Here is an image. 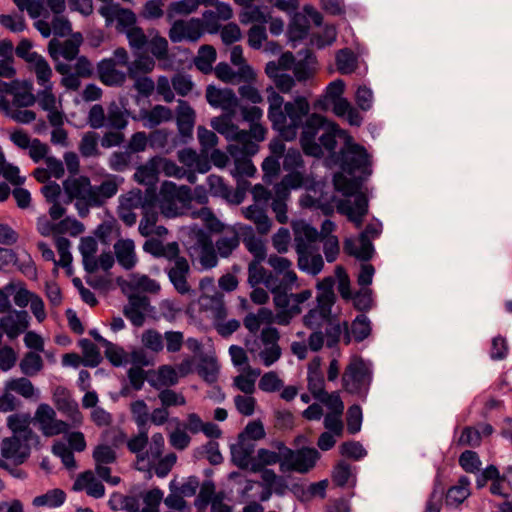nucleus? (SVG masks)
Masks as SVG:
<instances>
[{
  "instance_id": "obj_1",
  "label": "nucleus",
  "mask_w": 512,
  "mask_h": 512,
  "mask_svg": "<svg viewBox=\"0 0 512 512\" xmlns=\"http://www.w3.org/2000/svg\"><path fill=\"white\" fill-rule=\"evenodd\" d=\"M283 115L285 117L281 124L272 126L279 135L286 141L296 139L298 130L310 114V104L304 96H297L293 101L284 104Z\"/></svg>"
},
{
  "instance_id": "obj_2",
  "label": "nucleus",
  "mask_w": 512,
  "mask_h": 512,
  "mask_svg": "<svg viewBox=\"0 0 512 512\" xmlns=\"http://www.w3.org/2000/svg\"><path fill=\"white\" fill-rule=\"evenodd\" d=\"M336 161L341 170L349 175H353L356 171L362 174H371L370 156L364 146L353 142L352 138H348L343 147L336 156Z\"/></svg>"
},
{
  "instance_id": "obj_3",
  "label": "nucleus",
  "mask_w": 512,
  "mask_h": 512,
  "mask_svg": "<svg viewBox=\"0 0 512 512\" xmlns=\"http://www.w3.org/2000/svg\"><path fill=\"white\" fill-rule=\"evenodd\" d=\"M283 461L280 463L282 472L308 473L313 469L320 459L321 454L314 447L304 446L293 450L288 446H283Z\"/></svg>"
},
{
  "instance_id": "obj_4",
  "label": "nucleus",
  "mask_w": 512,
  "mask_h": 512,
  "mask_svg": "<svg viewBox=\"0 0 512 512\" xmlns=\"http://www.w3.org/2000/svg\"><path fill=\"white\" fill-rule=\"evenodd\" d=\"M371 372L359 357L351 361L342 376L343 389L358 397H366L371 382Z\"/></svg>"
},
{
  "instance_id": "obj_5",
  "label": "nucleus",
  "mask_w": 512,
  "mask_h": 512,
  "mask_svg": "<svg viewBox=\"0 0 512 512\" xmlns=\"http://www.w3.org/2000/svg\"><path fill=\"white\" fill-rule=\"evenodd\" d=\"M329 124V120L318 113H312L303 122V126L300 128L302 132L300 134L299 142L303 153L306 156L320 159L324 156V152L321 149V145H318L316 137L318 133Z\"/></svg>"
},
{
  "instance_id": "obj_6",
  "label": "nucleus",
  "mask_w": 512,
  "mask_h": 512,
  "mask_svg": "<svg viewBox=\"0 0 512 512\" xmlns=\"http://www.w3.org/2000/svg\"><path fill=\"white\" fill-rule=\"evenodd\" d=\"M206 100L214 108H222L231 114L239 105V100L235 92L230 88L220 89L214 85H208L206 88Z\"/></svg>"
},
{
  "instance_id": "obj_7",
  "label": "nucleus",
  "mask_w": 512,
  "mask_h": 512,
  "mask_svg": "<svg viewBox=\"0 0 512 512\" xmlns=\"http://www.w3.org/2000/svg\"><path fill=\"white\" fill-rule=\"evenodd\" d=\"M53 398L56 408L64 413L72 421L74 426L82 424L83 415L79 410L78 403L71 398L66 388L61 386L57 387Z\"/></svg>"
},
{
  "instance_id": "obj_8",
  "label": "nucleus",
  "mask_w": 512,
  "mask_h": 512,
  "mask_svg": "<svg viewBox=\"0 0 512 512\" xmlns=\"http://www.w3.org/2000/svg\"><path fill=\"white\" fill-rule=\"evenodd\" d=\"M338 212L348 217L357 227L363 223L364 216L368 213V199L363 193L355 195L354 207L349 200H341L337 205Z\"/></svg>"
},
{
  "instance_id": "obj_9",
  "label": "nucleus",
  "mask_w": 512,
  "mask_h": 512,
  "mask_svg": "<svg viewBox=\"0 0 512 512\" xmlns=\"http://www.w3.org/2000/svg\"><path fill=\"white\" fill-rule=\"evenodd\" d=\"M116 61L113 58H104L97 63L99 80L106 86H122L126 81V74L115 68Z\"/></svg>"
},
{
  "instance_id": "obj_10",
  "label": "nucleus",
  "mask_w": 512,
  "mask_h": 512,
  "mask_svg": "<svg viewBox=\"0 0 512 512\" xmlns=\"http://www.w3.org/2000/svg\"><path fill=\"white\" fill-rule=\"evenodd\" d=\"M189 271L190 266L186 258H178L174 266L167 271L170 282L181 295L188 294L191 290L187 282Z\"/></svg>"
},
{
  "instance_id": "obj_11",
  "label": "nucleus",
  "mask_w": 512,
  "mask_h": 512,
  "mask_svg": "<svg viewBox=\"0 0 512 512\" xmlns=\"http://www.w3.org/2000/svg\"><path fill=\"white\" fill-rule=\"evenodd\" d=\"M1 455L5 459H13L15 465H21L30 456V448H23L22 441L17 436L6 437L2 440Z\"/></svg>"
},
{
  "instance_id": "obj_12",
  "label": "nucleus",
  "mask_w": 512,
  "mask_h": 512,
  "mask_svg": "<svg viewBox=\"0 0 512 512\" xmlns=\"http://www.w3.org/2000/svg\"><path fill=\"white\" fill-rule=\"evenodd\" d=\"M83 489H86V493L95 499H100L105 495V486L94 477L91 470L80 473L73 483L74 491Z\"/></svg>"
},
{
  "instance_id": "obj_13",
  "label": "nucleus",
  "mask_w": 512,
  "mask_h": 512,
  "mask_svg": "<svg viewBox=\"0 0 512 512\" xmlns=\"http://www.w3.org/2000/svg\"><path fill=\"white\" fill-rule=\"evenodd\" d=\"M176 123L182 137L191 138L195 123V111L185 100H178Z\"/></svg>"
},
{
  "instance_id": "obj_14",
  "label": "nucleus",
  "mask_w": 512,
  "mask_h": 512,
  "mask_svg": "<svg viewBox=\"0 0 512 512\" xmlns=\"http://www.w3.org/2000/svg\"><path fill=\"white\" fill-rule=\"evenodd\" d=\"M283 446L286 444L282 441L277 442L276 448L277 452L271 451L265 448H260L257 451V457L253 459L250 467V471L254 473H258L263 470V467L268 465H274L276 463H281L283 461Z\"/></svg>"
},
{
  "instance_id": "obj_15",
  "label": "nucleus",
  "mask_w": 512,
  "mask_h": 512,
  "mask_svg": "<svg viewBox=\"0 0 512 512\" xmlns=\"http://www.w3.org/2000/svg\"><path fill=\"white\" fill-rule=\"evenodd\" d=\"M255 449V444L251 441L238 439L237 445L231 446L232 462L240 469L246 470L251 467L253 461L252 454Z\"/></svg>"
},
{
  "instance_id": "obj_16",
  "label": "nucleus",
  "mask_w": 512,
  "mask_h": 512,
  "mask_svg": "<svg viewBox=\"0 0 512 512\" xmlns=\"http://www.w3.org/2000/svg\"><path fill=\"white\" fill-rule=\"evenodd\" d=\"M118 191L117 183L114 180H104L96 188L91 187L87 195V203L92 207L103 205L104 199L112 198Z\"/></svg>"
},
{
  "instance_id": "obj_17",
  "label": "nucleus",
  "mask_w": 512,
  "mask_h": 512,
  "mask_svg": "<svg viewBox=\"0 0 512 512\" xmlns=\"http://www.w3.org/2000/svg\"><path fill=\"white\" fill-rule=\"evenodd\" d=\"M310 391L314 397L323 402L330 410L336 415H341L344 410V404L340 396L337 393L329 394L324 388V378L319 379V390L316 391L312 386V380L310 379Z\"/></svg>"
},
{
  "instance_id": "obj_18",
  "label": "nucleus",
  "mask_w": 512,
  "mask_h": 512,
  "mask_svg": "<svg viewBox=\"0 0 512 512\" xmlns=\"http://www.w3.org/2000/svg\"><path fill=\"white\" fill-rule=\"evenodd\" d=\"M364 179L361 176H354L348 178L343 174H335L333 184L336 191L342 193L345 197H350L361 193Z\"/></svg>"
},
{
  "instance_id": "obj_19",
  "label": "nucleus",
  "mask_w": 512,
  "mask_h": 512,
  "mask_svg": "<svg viewBox=\"0 0 512 512\" xmlns=\"http://www.w3.org/2000/svg\"><path fill=\"white\" fill-rule=\"evenodd\" d=\"M134 248V242L131 239H120L114 244L117 261L126 270L136 265Z\"/></svg>"
},
{
  "instance_id": "obj_20",
  "label": "nucleus",
  "mask_w": 512,
  "mask_h": 512,
  "mask_svg": "<svg viewBox=\"0 0 512 512\" xmlns=\"http://www.w3.org/2000/svg\"><path fill=\"white\" fill-rule=\"evenodd\" d=\"M268 94V112L267 116L269 121L271 122V127L276 126L284 121L285 117L283 115L284 111V98L277 93L272 86L267 88Z\"/></svg>"
},
{
  "instance_id": "obj_21",
  "label": "nucleus",
  "mask_w": 512,
  "mask_h": 512,
  "mask_svg": "<svg viewBox=\"0 0 512 512\" xmlns=\"http://www.w3.org/2000/svg\"><path fill=\"white\" fill-rule=\"evenodd\" d=\"M293 16L287 28V37L291 42L301 41L306 38L309 31V21L306 15L296 11L292 12Z\"/></svg>"
},
{
  "instance_id": "obj_22",
  "label": "nucleus",
  "mask_w": 512,
  "mask_h": 512,
  "mask_svg": "<svg viewBox=\"0 0 512 512\" xmlns=\"http://www.w3.org/2000/svg\"><path fill=\"white\" fill-rule=\"evenodd\" d=\"M201 247L200 263L206 269L214 268L218 264L217 251L213 245L211 238L201 232L198 237Z\"/></svg>"
},
{
  "instance_id": "obj_23",
  "label": "nucleus",
  "mask_w": 512,
  "mask_h": 512,
  "mask_svg": "<svg viewBox=\"0 0 512 512\" xmlns=\"http://www.w3.org/2000/svg\"><path fill=\"white\" fill-rule=\"evenodd\" d=\"M63 188L66 194H71L77 200H87L88 191L91 189L90 179L87 176L67 178L63 181Z\"/></svg>"
},
{
  "instance_id": "obj_24",
  "label": "nucleus",
  "mask_w": 512,
  "mask_h": 512,
  "mask_svg": "<svg viewBox=\"0 0 512 512\" xmlns=\"http://www.w3.org/2000/svg\"><path fill=\"white\" fill-rule=\"evenodd\" d=\"M197 373L206 383H215L219 374V365L216 358L201 355L200 363L197 366Z\"/></svg>"
},
{
  "instance_id": "obj_25",
  "label": "nucleus",
  "mask_w": 512,
  "mask_h": 512,
  "mask_svg": "<svg viewBox=\"0 0 512 512\" xmlns=\"http://www.w3.org/2000/svg\"><path fill=\"white\" fill-rule=\"evenodd\" d=\"M217 58L216 49L208 44L200 46L198 55L194 58L196 68L203 74H209L212 71V64Z\"/></svg>"
},
{
  "instance_id": "obj_26",
  "label": "nucleus",
  "mask_w": 512,
  "mask_h": 512,
  "mask_svg": "<svg viewBox=\"0 0 512 512\" xmlns=\"http://www.w3.org/2000/svg\"><path fill=\"white\" fill-rule=\"evenodd\" d=\"M66 501V493L60 489L55 488L48 490L46 493L36 496L32 504L35 507H49V508H57L64 504Z\"/></svg>"
},
{
  "instance_id": "obj_27",
  "label": "nucleus",
  "mask_w": 512,
  "mask_h": 512,
  "mask_svg": "<svg viewBox=\"0 0 512 512\" xmlns=\"http://www.w3.org/2000/svg\"><path fill=\"white\" fill-rule=\"evenodd\" d=\"M162 162V158L155 156L149 159V161L144 164L140 165L135 174H134V180L138 182L139 184H147L146 180H154L157 178V175L159 173V165Z\"/></svg>"
},
{
  "instance_id": "obj_28",
  "label": "nucleus",
  "mask_w": 512,
  "mask_h": 512,
  "mask_svg": "<svg viewBox=\"0 0 512 512\" xmlns=\"http://www.w3.org/2000/svg\"><path fill=\"white\" fill-rule=\"evenodd\" d=\"M79 346L82 349V360L84 366L95 368L101 363L102 356L100 354V350L93 342L89 339L83 338L79 340Z\"/></svg>"
},
{
  "instance_id": "obj_29",
  "label": "nucleus",
  "mask_w": 512,
  "mask_h": 512,
  "mask_svg": "<svg viewBox=\"0 0 512 512\" xmlns=\"http://www.w3.org/2000/svg\"><path fill=\"white\" fill-rule=\"evenodd\" d=\"M323 133L319 137L318 145H321V149H326L330 153H335V148L337 146L336 137L342 133L338 124L335 122L329 121V124L325 126L322 130Z\"/></svg>"
},
{
  "instance_id": "obj_30",
  "label": "nucleus",
  "mask_w": 512,
  "mask_h": 512,
  "mask_svg": "<svg viewBox=\"0 0 512 512\" xmlns=\"http://www.w3.org/2000/svg\"><path fill=\"white\" fill-rule=\"evenodd\" d=\"M335 60L339 73L343 75L350 74L356 69L357 58L349 48L340 49Z\"/></svg>"
},
{
  "instance_id": "obj_31",
  "label": "nucleus",
  "mask_w": 512,
  "mask_h": 512,
  "mask_svg": "<svg viewBox=\"0 0 512 512\" xmlns=\"http://www.w3.org/2000/svg\"><path fill=\"white\" fill-rule=\"evenodd\" d=\"M207 184L212 196L221 197L230 203L232 189L225 183L223 177L211 174L207 177Z\"/></svg>"
},
{
  "instance_id": "obj_32",
  "label": "nucleus",
  "mask_w": 512,
  "mask_h": 512,
  "mask_svg": "<svg viewBox=\"0 0 512 512\" xmlns=\"http://www.w3.org/2000/svg\"><path fill=\"white\" fill-rule=\"evenodd\" d=\"M240 245V237L236 230H232L231 236L220 237L215 243V249L220 257L228 258Z\"/></svg>"
},
{
  "instance_id": "obj_33",
  "label": "nucleus",
  "mask_w": 512,
  "mask_h": 512,
  "mask_svg": "<svg viewBox=\"0 0 512 512\" xmlns=\"http://www.w3.org/2000/svg\"><path fill=\"white\" fill-rule=\"evenodd\" d=\"M246 229L249 231V236L244 238V243L247 250L253 254L254 261L253 262H262L266 259V247L261 239L256 238L253 234V230L250 226H246Z\"/></svg>"
},
{
  "instance_id": "obj_34",
  "label": "nucleus",
  "mask_w": 512,
  "mask_h": 512,
  "mask_svg": "<svg viewBox=\"0 0 512 512\" xmlns=\"http://www.w3.org/2000/svg\"><path fill=\"white\" fill-rule=\"evenodd\" d=\"M147 444L148 429H139L138 435L133 436L128 440L127 448L131 453L137 454L138 460L143 461L148 457V452L143 453V450Z\"/></svg>"
},
{
  "instance_id": "obj_35",
  "label": "nucleus",
  "mask_w": 512,
  "mask_h": 512,
  "mask_svg": "<svg viewBox=\"0 0 512 512\" xmlns=\"http://www.w3.org/2000/svg\"><path fill=\"white\" fill-rule=\"evenodd\" d=\"M371 330V322L365 314L357 315L351 324V333L358 343L368 338Z\"/></svg>"
},
{
  "instance_id": "obj_36",
  "label": "nucleus",
  "mask_w": 512,
  "mask_h": 512,
  "mask_svg": "<svg viewBox=\"0 0 512 512\" xmlns=\"http://www.w3.org/2000/svg\"><path fill=\"white\" fill-rule=\"evenodd\" d=\"M82 42L83 36L80 32L71 34L69 39L61 43V56L67 61L76 59Z\"/></svg>"
},
{
  "instance_id": "obj_37",
  "label": "nucleus",
  "mask_w": 512,
  "mask_h": 512,
  "mask_svg": "<svg viewBox=\"0 0 512 512\" xmlns=\"http://www.w3.org/2000/svg\"><path fill=\"white\" fill-rule=\"evenodd\" d=\"M31 64L34 66L33 69L36 74L37 83L42 87L52 85L50 79L53 73L47 60L42 55H40Z\"/></svg>"
},
{
  "instance_id": "obj_38",
  "label": "nucleus",
  "mask_w": 512,
  "mask_h": 512,
  "mask_svg": "<svg viewBox=\"0 0 512 512\" xmlns=\"http://www.w3.org/2000/svg\"><path fill=\"white\" fill-rule=\"evenodd\" d=\"M43 368L42 357L36 352H28L20 362L21 372L26 376H34Z\"/></svg>"
},
{
  "instance_id": "obj_39",
  "label": "nucleus",
  "mask_w": 512,
  "mask_h": 512,
  "mask_svg": "<svg viewBox=\"0 0 512 512\" xmlns=\"http://www.w3.org/2000/svg\"><path fill=\"white\" fill-rule=\"evenodd\" d=\"M215 496V484L212 480H205L200 487L198 496L195 499L194 505L199 512L206 509L209 503H212Z\"/></svg>"
},
{
  "instance_id": "obj_40",
  "label": "nucleus",
  "mask_w": 512,
  "mask_h": 512,
  "mask_svg": "<svg viewBox=\"0 0 512 512\" xmlns=\"http://www.w3.org/2000/svg\"><path fill=\"white\" fill-rule=\"evenodd\" d=\"M7 426L13 433L21 434L25 441H28L34 435L29 428L27 419L18 414H12L7 418Z\"/></svg>"
},
{
  "instance_id": "obj_41",
  "label": "nucleus",
  "mask_w": 512,
  "mask_h": 512,
  "mask_svg": "<svg viewBox=\"0 0 512 512\" xmlns=\"http://www.w3.org/2000/svg\"><path fill=\"white\" fill-rule=\"evenodd\" d=\"M130 411L138 429H148L147 425L150 420V415L145 401L136 400L132 402L130 405Z\"/></svg>"
},
{
  "instance_id": "obj_42",
  "label": "nucleus",
  "mask_w": 512,
  "mask_h": 512,
  "mask_svg": "<svg viewBox=\"0 0 512 512\" xmlns=\"http://www.w3.org/2000/svg\"><path fill=\"white\" fill-rule=\"evenodd\" d=\"M127 376L131 387L135 391L141 390L146 380L152 387L158 389L157 382L154 379H147V372L139 366H132L129 368Z\"/></svg>"
},
{
  "instance_id": "obj_43",
  "label": "nucleus",
  "mask_w": 512,
  "mask_h": 512,
  "mask_svg": "<svg viewBox=\"0 0 512 512\" xmlns=\"http://www.w3.org/2000/svg\"><path fill=\"white\" fill-rule=\"evenodd\" d=\"M99 134L93 131L85 133L79 145V151L83 157H92L99 154Z\"/></svg>"
},
{
  "instance_id": "obj_44",
  "label": "nucleus",
  "mask_w": 512,
  "mask_h": 512,
  "mask_svg": "<svg viewBox=\"0 0 512 512\" xmlns=\"http://www.w3.org/2000/svg\"><path fill=\"white\" fill-rule=\"evenodd\" d=\"M266 435L264 425L260 420L250 421L242 432L239 433L238 439L245 441H257L263 439Z\"/></svg>"
},
{
  "instance_id": "obj_45",
  "label": "nucleus",
  "mask_w": 512,
  "mask_h": 512,
  "mask_svg": "<svg viewBox=\"0 0 512 512\" xmlns=\"http://www.w3.org/2000/svg\"><path fill=\"white\" fill-rule=\"evenodd\" d=\"M340 453L342 456L355 461L363 459L367 455L366 449L359 441H346L340 445Z\"/></svg>"
},
{
  "instance_id": "obj_46",
  "label": "nucleus",
  "mask_w": 512,
  "mask_h": 512,
  "mask_svg": "<svg viewBox=\"0 0 512 512\" xmlns=\"http://www.w3.org/2000/svg\"><path fill=\"white\" fill-rule=\"evenodd\" d=\"M6 390L15 391L24 398H31L34 395L35 388L29 379L21 377L8 381Z\"/></svg>"
},
{
  "instance_id": "obj_47",
  "label": "nucleus",
  "mask_w": 512,
  "mask_h": 512,
  "mask_svg": "<svg viewBox=\"0 0 512 512\" xmlns=\"http://www.w3.org/2000/svg\"><path fill=\"white\" fill-rule=\"evenodd\" d=\"M52 453L61 458L63 465L67 469H75L77 467L74 453L65 443L61 441L54 443Z\"/></svg>"
},
{
  "instance_id": "obj_48",
  "label": "nucleus",
  "mask_w": 512,
  "mask_h": 512,
  "mask_svg": "<svg viewBox=\"0 0 512 512\" xmlns=\"http://www.w3.org/2000/svg\"><path fill=\"white\" fill-rule=\"evenodd\" d=\"M444 488L438 478L434 481L433 490L426 502L424 512H441Z\"/></svg>"
},
{
  "instance_id": "obj_49",
  "label": "nucleus",
  "mask_w": 512,
  "mask_h": 512,
  "mask_svg": "<svg viewBox=\"0 0 512 512\" xmlns=\"http://www.w3.org/2000/svg\"><path fill=\"white\" fill-rule=\"evenodd\" d=\"M482 462L479 455L472 450H465L459 457V465L467 473H476L480 470Z\"/></svg>"
},
{
  "instance_id": "obj_50",
  "label": "nucleus",
  "mask_w": 512,
  "mask_h": 512,
  "mask_svg": "<svg viewBox=\"0 0 512 512\" xmlns=\"http://www.w3.org/2000/svg\"><path fill=\"white\" fill-rule=\"evenodd\" d=\"M211 126L226 139H229L232 130H237V125L231 121V113L229 115L223 114L218 117H214L211 120Z\"/></svg>"
},
{
  "instance_id": "obj_51",
  "label": "nucleus",
  "mask_w": 512,
  "mask_h": 512,
  "mask_svg": "<svg viewBox=\"0 0 512 512\" xmlns=\"http://www.w3.org/2000/svg\"><path fill=\"white\" fill-rule=\"evenodd\" d=\"M347 431L349 434H356L361 430L363 415L359 405L353 404L347 410Z\"/></svg>"
},
{
  "instance_id": "obj_52",
  "label": "nucleus",
  "mask_w": 512,
  "mask_h": 512,
  "mask_svg": "<svg viewBox=\"0 0 512 512\" xmlns=\"http://www.w3.org/2000/svg\"><path fill=\"white\" fill-rule=\"evenodd\" d=\"M128 125V121L124 116V113L116 104H112L108 108L107 123L106 126L116 130H123Z\"/></svg>"
},
{
  "instance_id": "obj_53",
  "label": "nucleus",
  "mask_w": 512,
  "mask_h": 512,
  "mask_svg": "<svg viewBox=\"0 0 512 512\" xmlns=\"http://www.w3.org/2000/svg\"><path fill=\"white\" fill-rule=\"evenodd\" d=\"M93 459L98 465L113 464L117 460L116 452L108 445L100 444L93 450Z\"/></svg>"
},
{
  "instance_id": "obj_54",
  "label": "nucleus",
  "mask_w": 512,
  "mask_h": 512,
  "mask_svg": "<svg viewBox=\"0 0 512 512\" xmlns=\"http://www.w3.org/2000/svg\"><path fill=\"white\" fill-rule=\"evenodd\" d=\"M351 476V466L344 460H340L333 468L332 481L338 487H344Z\"/></svg>"
},
{
  "instance_id": "obj_55",
  "label": "nucleus",
  "mask_w": 512,
  "mask_h": 512,
  "mask_svg": "<svg viewBox=\"0 0 512 512\" xmlns=\"http://www.w3.org/2000/svg\"><path fill=\"white\" fill-rule=\"evenodd\" d=\"M283 386V381L273 371L265 373L258 383L259 389L268 393L279 391Z\"/></svg>"
},
{
  "instance_id": "obj_56",
  "label": "nucleus",
  "mask_w": 512,
  "mask_h": 512,
  "mask_svg": "<svg viewBox=\"0 0 512 512\" xmlns=\"http://www.w3.org/2000/svg\"><path fill=\"white\" fill-rule=\"evenodd\" d=\"M116 20H117L116 29L119 32L126 33L127 29L136 27L135 26L136 21H137L136 15L132 10H130L128 8H123V7L119 8Z\"/></svg>"
},
{
  "instance_id": "obj_57",
  "label": "nucleus",
  "mask_w": 512,
  "mask_h": 512,
  "mask_svg": "<svg viewBox=\"0 0 512 512\" xmlns=\"http://www.w3.org/2000/svg\"><path fill=\"white\" fill-rule=\"evenodd\" d=\"M128 287L131 290H135V291L140 290L143 292H148V293H153V294L157 293L160 290L159 283L156 280L151 279L147 275H142V276L138 277L137 280L128 283Z\"/></svg>"
},
{
  "instance_id": "obj_58",
  "label": "nucleus",
  "mask_w": 512,
  "mask_h": 512,
  "mask_svg": "<svg viewBox=\"0 0 512 512\" xmlns=\"http://www.w3.org/2000/svg\"><path fill=\"white\" fill-rule=\"evenodd\" d=\"M131 162V154L128 150L115 151L109 158V167L115 172H124Z\"/></svg>"
},
{
  "instance_id": "obj_59",
  "label": "nucleus",
  "mask_w": 512,
  "mask_h": 512,
  "mask_svg": "<svg viewBox=\"0 0 512 512\" xmlns=\"http://www.w3.org/2000/svg\"><path fill=\"white\" fill-rule=\"evenodd\" d=\"M155 66L154 60L149 56H141L128 67V75L136 78L138 72L150 73Z\"/></svg>"
},
{
  "instance_id": "obj_60",
  "label": "nucleus",
  "mask_w": 512,
  "mask_h": 512,
  "mask_svg": "<svg viewBox=\"0 0 512 512\" xmlns=\"http://www.w3.org/2000/svg\"><path fill=\"white\" fill-rule=\"evenodd\" d=\"M171 82L176 93L182 97L187 96L194 86L191 76L187 74L178 73L172 77Z\"/></svg>"
},
{
  "instance_id": "obj_61",
  "label": "nucleus",
  "mask_w": 512,
  "mask_h": 512,
  "mask_svg": "<svg viewBox=\"0 0 512 512\" xmlns=\"http://www.w3.org/2000/svg\"><path fill=\"white\" fill-rule=\"evenodd\" d=\"M126 36L129 45L137 50H142L148 43V38L143 29L139 26L132 27L126 30Z\"/></svg>"
},
{
  "instance_id": "obj_62",
  "label": "nucleus",
  "mask_w": 512,
  "mask_h": 512,
  "mask_svg": "<svg viewBox=\"0 0 512 512\" xmlns=\"http://www.w3.org/2000/svg\"><path fill=\"white\" fill-rule=\"evenodd\" d=\"M283 158V169L285 171L296 170L304 166L301 152L297 148H289Z\"/></svg>"
},
{
  "instance_id": "obj_63",
  "label": "nucleus",
  "mask_w": 512,
  "mask_h": 512,
  "mask_svg": "<svg viewBox=\"0 0 512 512\" xmlns=\"http://www.w3.org/2000/svg\"><path fill=\"white\" fill-rule=\"evenodd\" d=\"M172 117V110L169 107L155 105L148 115V120L151 123V126H157L162 122L170 121Z\"/></svg>"
},
{
  "instance_id": "obj_64",
  "label": "nucleus",
  "mask_w": 512,
  "mask_h": 512,
  "mask_svg": "<svg viewBox=\"0 0 512 512\" xmlns=\"http://www.w3.org/2000/svg\"><path fill=\"white\" fill-rule=\"evenodd\" d=\"M352 299L355 309L362 312L361 314L368 312L372 308V291L368 288L356 292Z\"/></svg>"
}]
</instances>
